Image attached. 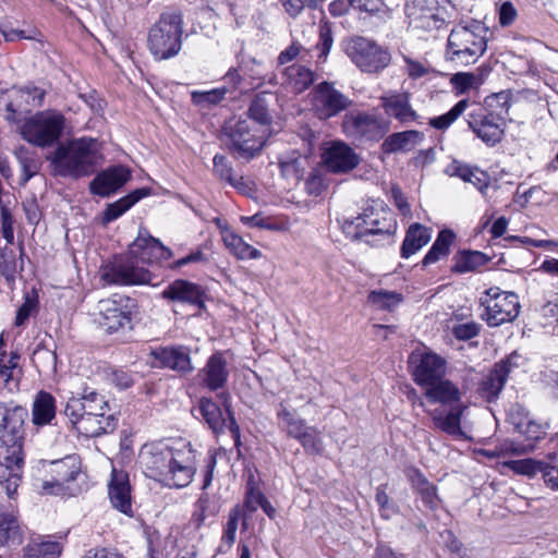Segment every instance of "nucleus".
I'll use <instances>...</instances> for the list:
<instances>
[{
	"label": "nucleus",
	"instance_id": "680f3d73",
	"mask_svg": "<svg viewBox=\"0 0 558 558\" xmlns=\"http://www.w3.org/2000/svg\"><path fill=\"white\" fill-rule=\"evenodd\" d=\"M295 439L302 444L305 450L312 453H320L323 451V441L317 429L314 427L306 426Z\"/></svg>",
	"mask_w": 558,
	"mask_h": 558
},
{
	"label": "nucleus",
	"instance_id": "37998d69",
	"mask_svg": "<svg viewBox=\"0 0 558 558\" xmlns=\"http://www.w3.org/2000/svg\"><path fill=\"white\" fill-rule=\"evenodd\" d=\"M223 242L230 252L240 259H257L262 256L260 251L246 243L233 232H226L223 234Z\"/></svg>",
	"mask_w": 558,
	"mask_h": 558
},
{
	"label": "nucleus",
	"instance_id": "0eeeda50",
	"mask_svg": "<svg viewBox=\"0 0 558 558\" xmlns=\"http://www.w3.org/2000/svg\"><path fill=\"white\" fill-rule=\"evenodd\" d=\"M342 230L353 240H362L369 235H380L389 239L395 230L391 215L385 209L368 207L353 217H343Z\"/></svg>",
	"mask_w": 558,
	"mask_h": 558
},
{
	"label": "nucleus",
	"instance_id": "473e14b6",
	"mask_svg": "<svg viewBox=\"0 0 558 558\" xmlns=\"http://www.w3.org/2000/svg\"><path fill=\"white\" fill-rule=\"evenodd\" d=\"M407 477L426 507L436 509L439 506L440 499L438 498L436 486L420 470L409 469Z\"/></svg>",
	"mask_w": 558,
	"mask_h": 558
},
{
	"label": "nucleus",
	"instance_id": "603ef678",
	"mask_svg": "<svg viewBox=\"0 0 558 558\" xmlns=\"http://www.w3.org/2000/svg\"><path fill=\"white\" fill-rule=\"evenodd\" d=\"M60 545L56 542L28 544L24 549V558H59Z\"/></svg>",
	"mask_w": 558,
	"mask_h": 558
},
{
	"label": "nucleus",
	"instance_id": "79ce46f5",
	"mask_svg": "<svg viewBox=\"0 0 558 558\" xmlns=\"http://www.w3.org/2000/svg\"><path fill=\"white\" fill-rule=\"evenodd\" d=\"M454 233L451 230H441L435 242L433 243L430 250L427 252L425 257L423 258V265L428 266L437 263L441 258H445L449 255L450 246L454 241Z\"/></svg>",
	"mask_w": 558,
	"mask_h": 558
},
{
	"label": "nucleus",
	"instance_id": "412c9836",
	"mask_svg": "<svg viewBox=\"0 0 558 558\" xmlns=\"http://www.w3.org/2000/svg\"><path fill=\"white\" fill-rule=\"evenodd\" d=\"M199 411L214 433L219 434L225 432V429H229L232 436L239 440V426L228 408L226 409V417L219 405L214 402L213 399L202 398L199 401Z\"/></svg>",
	"mask_w": 558,
	"mask_h": 558
},
{
	"label": "nucleus",
	"instance_id": "a878e982",
	"mask_svg": "<svg viewBox=\"0 0 558 558\" xmlns=\"http://www.w3.org/2000/svg\"><path fill=\"white\" fill-rule=\"evenodd\" d=\"M437 5V0H411L405 5V13L410 24L423 29L436 27L439 22L435 14Z\"/></svg>",
	"mask_w": 558,
	"mask_h": 558
},
{
	"label": "nucleus",
	"instance_id": "20e7f679",
	"mask_svg": "<svg viewBox=\"0 0 558 558\" xmlns=\"http://www.w3.org/2000/svg\"><path fill=\"white\" fill-rule=\"evenodd\" d=\"M486 49L487 40L481 24L457 25L449 34L446 58L457 64L469 65L475 63Z\"/></svg>",
	"mask_w": 558,
	"mask_h": 558
},
{
	"label": "nucleus",
	"instance_id": "423d86ee",
	"mask_svg": "<svg viewBox=\"0 0 558 558\" xmlns=\"http://www.w3.org/2000/svg\"><path fill=\"white\" fill-rule=\"evenodd\" d=\"M66 125L65 117L58 110H44L27 118L20 126L24 141L39 148L54 145Z\"/></svg>",
	"mask_w": 558,
	"mask_h": 558
},
{
	"label": "nucleus",
	"instance_id": "f3484780",
	"mask_svg": "<svg viewBox=\"0 0 558 558\" xmlns=\"http://www.w3.org/2000/svg\"><path fill=\"white\" fill-rule=\"evenodd\" d=\"M411 363L414 365V381L424 388L445 377L446 362L433 352L413 354Z\"/></svg>",
	"mask_w": 558,
	"mask_h": 558
},
{
	"label": "nucleus",
	"instance_id": "a19ab883",
	"mask_svg": "<svg viewBox=\"0 0 558 558\" xmlns=\"http://www.w3.org/2000/svg\"><path fill=\"white\" fill-rule=\"evenodd\" d=\"M510 107L511 94L508 90H502L487 96L484 100V107L480 110L506 121Z\"/></svg>",
	"mask_w": 558,
	"mask_h": 558
},
{
	"label": "nucleus",
	"instance_id": "4468645a",
	"mask_svg": "<svg viewBox=\"0 0 558 558\" xmlns=\"http://www.w3.org/2000/svg\"><path fill=\"white\" fill-rule=\"evenodd\" d=\"M129 253L143 265L161 263L173 256L169 247L151 236L145 229L140 230L137 238L129 247Z\"/></svg>",
	"mask_w": 558,
	"mask_h": 558
},
{
	"label": "nucleus",
	"instance_id": "393cba45",
	"mask_svg": "<svg viewBox=\"0 0 558 558\" xmlns=\"http://www.w3.org/2000/svg\"><path fill=\"white\" fill-rule=\"evenodd\" d=\"M162 298L179 303H186L202 307L204 305V293L199 286L187 280L178 279L167 286Z\"/></svg>",
	"mask_w": 558,
	"mask_h": 558
},
{
	"label": "nucleus",
	"instance_id": "7ed1b4c3",
	"mask_svg": "<svg viewBox=\"0 0 558 558\" xmlns=\"http://www.w3.org/2000/svg\"><path fill=\"white\" fill-rule=\"evenodd\" d=\"M97 156V141L92 137H80L59 144L48 160L56 174L80 179L94 172Z\"/></svg>",
	"mask_w": 558,
	"mask_h": 558
},
{
	"label": "nucleus",
	"instance_id": "b1692460",
	"mask_svg": "<svg viewBox=\"0 0 558 558\" xmlns=\"http://www.w3.org/2000/svg\"><path fill=\"white\" fill-rule=\"evenodd\" d=\"M465 410L466 405L463 404L453 405L447 412L436 410L432 415L434 427L457 439H466L468 435L462 427Z\"/></svg>",
	"mask_w": 558,
	"mask_h": 558
},
{
	"label": "nucleus",
	"instance_id": "3c124183",
	"mask_svg": "<svg viewBox=\"0 0 558 558\" xmlns=\"http://www.w3.org/2000/svg\"><path fill=\"white\" fill-rule=\"evenodd\" d=\"M546 461L535 460L532 458L522 459V460H509L505 461L504 465L517 474L534 476L537 473H542L544 471Z\"/></svg>",
	"mask_w": 558,
	"mask_h": 558
},
{
	"label": "nucleus",
	"instance_id": "a18cd8bd",
	"mask_svg": "<svg viewBox=\"0 0 558 558\" xmlns=\"http://www.w3.org/2000/svg\"><path fill=\"white\" fill-rule=\"evenodd\" d=\"M306 163L307 159L296 151L279 158L281 174L287 179L300 180L304 173Z\"/></svg>",
	"mask_w": 558,
	"mask_h": 558
},
{
	"label": "nucleus",
	"instance_id": "ddd939ff",
	"mask_svg": "<svg viewBox=\"0 0 558 558\" xmlns=\"http://www.w3.org/2000/svg\"><path fill=\"white\" fill-rule=\"evenodd\" d=\"M310 96L312 109L320 120L333 118L352 105V100L329 82L316 85Z\"/></svg>",
	"mask_w": 558,
	"mask_h": 558
},
{
	"label": "nucleus",
	"instance_id": "69168bd1",
	"mask_svg": "<svg viewBox=\"0 0 558 558\" xmlns=\"http://www.w3.org/2000/svg\"><path fill=\"white\" fill-rule=\"evenodd\" d=\"M519 433L526 439V442L523 445L533 444L535 447L536 442L546 435V428L531 417V420L526 423L525 426L522 427Z\"/></svg>",
	"mask_w": 558,
	"mask_h": 558
},
{
	"label": "nucleus",
	"instance_id": "f8f14e48",
	"mask_svg": "<svg viewBox=\"0 0 558 558\" xmlns=\"http://www.w3.org/2000/svg\"><path fill=\"white\" fill-rule=\"evenodd\" d=\"M342 131L354 141L378 142L387 133L388 126L374 114L353 111L343 117Z\"/></svg>",
	"mask_w": 558,
	"mask_h": 558
},
{
	"label": "nucleus",
	"instance_id": "09e8293b",
	"mask_svg": "<svg viewBox=\"0 0 558 558\" xmlns=\"http://www.w3.org/2000/svg\"><path fill=\"white\" fill-rule=\"evenodd\" d=\"M32 362L39 373L53 374L57 372V354L46 347L38 345L34 350Z\"/></svg>",
	"mask_w": 558,
	"mask_h": 558
},
{
	"label": "nucleus",
	"instance_id": "6e6d98bb",
	"mask_svg": "<svg viewBox=\"0 0 558 558\" xmlns=\"http://www.w3.org/2000/svg\"><path fill=\"white\" fill-rule=\"evenodd\" d=\"M38 311V293L36 290L26 292L24 295V302L19 307L14 319L16 327L23 326L26 320Z\"/></svg>",
	"mask_w": 558,
	"mask_h": 558
},
{
	"label": "nucleus",
	"instance_id": "864d4df0",
	"mask_svg": "<svg viewBox=\"0 0 558 558\" xmlns=\"http://www.w3.org/2000/svg\"><path fill=\"white\" fill-rule=\"evenodd\" d=\"M487 258L481 252H465L456 262L453 270L459 274H465L476 270L478 267L485 265Z\"/></svg>",
	"mask_w": 558,
	"mask_h": 558
},
{
	"label": "nucleus",
	"instance_id": "13d9d810",
	"mask_svg": "<svg viewBox=\"0 0 558 558\" xmlns=\"http://www.w3.org/2000/svg\"><path fill=\"white\" fill-rule=\"evenodd\" d=\"M368 301L379 310H392L400 304L402 298L397 292L390 291H372L368 294Z\"/></svg>",
	"mask_w": 558,
	"mask_h": 558
},
{
	"label": "nucleus",
	"instance_id": "f704fd0d",
	"mask_svg": "<svg viewBox=\"0 0 558 558\" xmlns=\"http://www.w3.org/2000/svg\"><path fill=\"white\" fill-rule=\"evenodd\" d=\"M432 238L430 229L421 225L413 223L409 227L405 238L401 246V256L409 258L424 245H426Z\"/></svg>",
	"mask_w": 558,
	"mask_h": 558
},
{
	"label": "nucleus",
	"instance_id": "f257e3e1",
	"mask_svg": "<svg viewBox=\"0 0 558 558\" xmlns=\"http://www.w3.org/2000/svg\"><path fill=\"white\" fill-rule=\"evenodd\" d=\"M144 475L169 488H184L196 473V456L187 441L160 440L145 444L137 457Z\"/></svg>",
	"mask_w": 558,
	"mask_h": 558
},
{
	"label": "nucleus",
	"instance_id": "2f4dec72",
	"mask_svg": "<svg viewBox=\"0 0 558 558\" xmlns=\"http://www.w3.org/2000/svg\"><path fill=\"white\" fill-rule=\"evenodd\" d=\"M426 398L434 403H441L447 405L461 404V392L459 388L450 380L438 379L434 384L425 388Z\"/></svg>",
	"mask_w": 558,
	"mask_h": 558
},
{
	"label": "nucleus",
	"instance_id": "c9c22d12",
	"mask_svg": "<svg viewBox=\"0 0 558 558\" xmlns=\"http://www.w3.org/2000/svg\"><path fill=\"white\" fill-rule=\"evenodd\" d=\"M117 426V421L113 416H94L86 415L73 427L86 437H97L102 434L112 432Z\"/></svg>",
	"mask_w": 558,
	"mask_h": 558
},
{
	"label": "nucleus",
	"instance_id": "4c0bfd02",
	"mask_svg": "<svg viewBox=\"0 0 558 558\" xmlns=\"http://www.w3.org/2000/svg\"><path fill=\"white\" fill-rule=\"evenodd\" d=\"M22 543V531L12 509L8 512H0V547L20 545Z\"/></svg>",
	"mask_w": 558,
	"mask_h": 558
},
{
	"label": "nucleus",
	"instance_id": "c756f323",
	"mask_svg": "<svg viewBox=\"0 0 558 558\" xmlns=\"http://www.w3.org/2000/svg\"><path fill=\"white\" fill-rule=\"evenodd\" d=\"M510 373V362L500 361L494 367V369L486 375L482 383L480 392L486 401L492 402L501 392L508 375Z\"/></svg>",
	"mask_w": 558,
	"mask_h": 558
},
{
	"label": "nucleus",
	"instance_id": "39448f33",
	"mask_svg": "<svg viewBox=\"0 0 558 558\" xmlns=\"http://www.w3.org/2000/svg\"><path fill=\"white\" fill-rule=\"evenodd\" d=\"M182 16L175 12L163 13L150 27L148 49L156 60H167L179 53L182 47Z\"/></svg>",
	"mask_w": 558,
	"mask_h": 558
},
{
	"label": "nucleus",
	"instance_id": "9d476101",
	"mask_svg": "<svg viewBox=\"0 0 558 558\" xmlns=\"http://www.w3.org/2000/svg\"><path fill=\"white\" fill-rule=\"evenodd\" d=\"M100 277L107 284L135 286L151 281L150 271L128 253L100 267Z\"/></svg>",
	"mask_w": 558,
	"mask_h": 558
},
{
	"label": "nucleus",
	"instance_id": "2eb2a0df",
	"mask_svg": "<svg viewBox=\"0 0 558 558\" xmlns=\"http://www.w3.org/2000/svg\"><path fill=\"white\" fill-rule=\"evenodd\" d=\"M322 160L332 173H345L360 163V157L347 143L330 141L325 143Z\"/></svg>",
	"mask_w": 558,
	"mask_h": 558
},
{
	"label": "nucleus",
	"instance_id": "6ab92c4d",
	"mask_svg": "<svg viewBox=\"0 0 558 558\" xmlns=\"http://www.w3.org/2000/svg\"><path fill=\"white\" fill-rule=\"evenodd\" d=\"M229 374L227 359L222 352L218 351L207 359L196 377L202 387L209 391H217L227 385Z\"/></svg>",
	"mask_w": 558,
	"mask_h": 558
},
{
	"label": "nucleus",
	"instance_id": "49530a36",
	"mask_svg": "<svg viewBox=\"0 0 558 558\" xmlns=\"http://www.w3.org/2000/svg\"><path fill=\"white\" fill-rule=\"evenodd\" d=\"M23 270V260H16L15 253L10 247L0 251V274L9 284H14L16 275Z\"/></svg>",
	"mask_w": 558,
	"mask_h": 558
},
{
	"label": "nucleus",
	"instance_id": "9b49d317",
	"mask_svg": "<svg viewBox=\"0 0 558 558\" xmlns=\"http://www.w3.org/2000/svg\"><path fill=\"white\" fill-rule=\"evenodd\" d=\"M131 320L132 305L129 298L114 295L98 302L96 322L105 331L116 332L130 326Z\"/></svg>",
	"mask_w": 558,
	"mask_h": 558
},
{
	"label": "nucleus",
	"instance_id": "de8ad7c7",
	"mask_svg": "<svg viewBox=\"0 0 558 558\" xmlns=\"http://www.w3.org/2000/svg\"><path fill=\"white\" fill-rule=\"evenodd\" d=\"M227 93L228 89L226 87L214 88L210 90H193L191 93V99L195 106L202 109H209L220 104L225 99Z\"/></svg>",
	"mask_w": 558,
	"mask_h": 558
},
{
	"label": "nucleus",
	"instance_id": "bf43d9fd",
	"mask_svg": "<svg viewBox=\"0 0 558 558\" xmlns=\"http://www.w3.org/2000/svg\"><path fill=\"white\" fill-rule=\"evenodd\" d=\"M64 414L73 426L82 421L87 415L85 393L80 398L71 397L65 404Z\"/></svg>",
	"mask_w": 558,
	"mask_h": 558
},
{
	"label": "nucleus",
	"instance_id": "5fc2aeb1",
	"mask_svg": "<svg viewBox=\"0 0 558 558\" xmlns=\"http://www.w3.org/2000/svg\"><path fill=\"white\" fill-rule=\"evenodd\" d=\"M469 107V100L462 99L458 101L447 113L433 118L429 124L438 130L449 128Z\"/></svg>",
	"mask_w": 558,
	"mask_h": 558
},
{
	"label": "nucleus",
	"instance_id": "7c9ffc66",
	"mask_svg": "<svg viewBox=\"0 0 558 558\" xmlns=\"http://www.w3.org/2000/svg\"><path fill=\"white\" fill-rule=\"evenodd\" d=\"M315 81V73L305 65L292 64L283 69L281 85L292 93L306 90Z\"/></svg>",
	"mask_w": 558,
	"mask_h": 558
},
{
	"label": "nucleus",
	"instance_id": "ea45409f",
	"mask_svg": "<svg viewBox=\"0 0 558 558\" xmlns=\"http://www.w3.org/2000/svg\"><path fill=\"white\" fill-rule=\"evenodd\" d=\"M2 344L3 339L0 337V345ZM20 359L17 352H11L7 359L5 352L0 350V379L10 390L17 387V377L21 373L19 368Z\"/></svg>",
	"mask_w": 558,
	"mask_h": 558
},
{
	"label": "nucleus",
	"instance_id": "a211bd4d",
	"mask_svg": "<svg viewBox=\"0 0 558 558\" xmlns=\"http://www.w3.org/2000/svg\"><path fill=\"white\" fill-rule=\"evenodd\" d=\"M50 480L43 483V490L53 494L62 488L65 483L76 478L81 471V461L76 454H70L60 460H53L48 463Z\"/></svg>",
	"mask_w": 558,
	"mask_h": 558
},
{
	"label": "nucleus",
	"instance_id": "774afa93",
	"mask_svg": "<svg viewBox=\"0 0 558 558\" xmlns=\"http://www.w3.org/2000/svg\"><path fill=\"white\" fill-rule=\"evenodd\" d=\"M250 119L262 124H268L270 116L268 112L267 105L263 98L257 97L254 99L248 108Z\"/></svg>",
	"mask_w": 558,
	"mask_h": 558
},
{
	"label": "nucleus",
	"instance_id": "c85d7f7f",
	"mask_svg": "<svg viewBox=\"0 0 558 558\" xmlns=\"http://www.w3.org/2000/svg\"><path fill=\"white\" fill-rule=\"evenodd\" d=\"M425 136L415 130L392 133L385 138L381 150L385 154L409 153L422 144Z\"/></svg>",
	"mask_w": 558,
	"mask_h": 558
},
{
	"label": "nucleus",
	"instance_id": "dca6fc26",
	"mask_svg": "<svg viewBox=\"0 0 558 558\" xmlns=\"http://www.w3.org/2000/svg\"><path fill=\"white\" fill-rule=\"evenodd\" d=\"M264 145V137L253 132L247 120L239 121L230 134V149L238 158L251 159Z\"/></svg>",
	"mask_w": 558,
	"mask_h": 558
},
{
	"label": "nucleus",
	"instance_id": "58836bf2",
	"mask_svg": "<svg viewBox=\"0 0 558 558\" xmlns=\"http://www.w3.org/2000/svg\"><path fill=\"white\" fill-rule=\"evenodd\" d=\"M148 194V189H137L131 192L129 195L118 199L117 202L109 204L104 213V222L108 223L118 219L134 204H136L140 199L147 196Z\"/></svg>",
	"mask_w": 558,
	"mask_h": 558
},
{
	"label": "nucleus",
	"instance_id": "bb28decb",
	"mask_svg": "<svg viewBox=\"0 0 558 558\" xmlns=\"http://www.w3.org/2000/svg\"><path fill=\"white\" fill-rule=\"evenodd\" d=\"M130 178V172L123 167L104 171L90 182L92 193L99 196H109L119 190Z\"/></svg>",
	"mask_w": 558,
	"mask_h": 558
},
{
	"label": "nucleus",
	"instance_id": "4d7b16f0",
	"mask_svg": "<svg viewBox=\"0 0 558 558\" xmlns=\"http://www.w3.org/2000/svg\"><path fill=\"white\" fill-rule=\"evenodd\" d=\"M86 397V409L87 415L94 416H113V414L109 413V404L106 398L102 395H99L96 391H85Z\"/></svg>",
	"mask_w": 558,
	"mask_h": 558
},
{
	"label": "nucleus",
	"instance_id": "72a5a7b5",
	"mask_svg": "<svg viewBox=\"0 0 558 558\" xmlns=\"http://www.w3.org/2000/svg\"><path fill=\"white\" fill-rule=\"evenodd\" d=\"M56 399L47 391H39L32 405V422L36 426H44L51 423L56 416Z\"/></svg>",
	"mask_w": 558,
	"mask_h": 558
},
{
	"label": "nucleus",
	"instance_id": "4be33fe9",
	"mask_svg": "<svg viewBox=\"0 0 558 558\" xmlns=\"http://www.w3.org/2000/svg\"><path fill=\"white\" fill-rule=\"evenodd\" d=\"M190 353L191 351L187 347L169 345L155 349L151 355L162 367L181 374H187L194 369Z\"/></svg>",
	"mask_w": 558,
	"mask_h": 558
},
{
	"label": "nucleus",
	"instance_id": "338daca9",
	"mask_svg": "<svg viewBox=\"0 0 558 558\" xmlns=\"http://www.w3.org/2000/svg\"><path fill=\"white\" fill-rule=\"evenodd\" d=\"M531 420L530 413L526 411V409L519 404H512L508 410V421L515 430L519 433L523 426L526 425V423Z\"/></svg>",
	"mask_w": 558,
	"mask_h": 558
},
{
	"label": "nucleus",
	"instance_id": "e2e57ef3",
	"mask_svg": "<svg viewBox=\"0 0 558 558\" xmlns=\"http://www.w3.org/2000/svg\"><path fill=\"white\" fill-rule=\"evenodd\" d=\"M240 515L241 513L238 507L233 508L229 512L228 521L225 525L223 534L221 537V546H226L227 549L231 548L232 545L235 543Z\"/></svg>",
	"mask_w": 558,
	"mask_h": 558
},
{
	"label": "nucleus",
	"instance_id": "0e129e2a",
	"mask_svg": "<svg viewBox=\"0 0 558 558\" xmlns=\"http://www.w3.org/2000/svg\"><path fill=\"white\" fill-rule=\"evenodd\" d=\"M251 77L253 81H257V86L270 85L272 87L279 85L278 76L275 72H264V63L255 59L252 60Z\"/></svg>",
	"mask_w": 558,
	"mask_h": 558
},
{
	"label": "nucleus",
	"instance_id": "052dcab7",
	"mask_svg": "<svg viewBox=\"0 0 558 558\" xmlns=\"http://www.w3.org/2000/svg\"><path fill=\"white\" fill-rule=\"evenodd\" d=\"M534 450L533 444L530 445H515L513 441H506L495 450H483L482 453L487 458H497L508 454H525Z\"/></svg>",
	"mask_w": 558,
	"mask_h": 558
},
{
	"label": "nucleus",
	"instance_id": "f03ea898",
	"mask_svg": "<svg viewBox=\"0 0 558 558\" xmlns=\"http://www.w3.org/2000/svg\"><path fill=\"white\" fill-rule=\"evenodd\" d=\"M28 417L26 408L13 402H0V475L1 485L7 496L13 499L21 485L25 453V421Z\"/></svg>",
	"mask_w": 558,
	"mask_h": 558
},
{
	"label": "nucleus",
	"instance_id": "aec40b11",
	"mask_svg": "<svg viewBox=\"0 0 558 558\" xmlns=\"http://www.w3.org/2000/svg\"><path fill=\"white\" fill-rule=\"evenodd\" d=\"M470 129L488 146H494L502 140L506 121L481 110L472 112L468 120Z\"/></svg>",
	"mask_w": 558,
	"mask_h": 558
},
{
	"label": "nucleus",
	"instance_id": "8fccbe9b",
	"mask_svg": "<svg viewBox=\"0 0 558 558\" xmlns=\"http://www.w3.org/2000/svg\"><path fill=\"white\" fill-rule=\"evenodd\" d=\"M218 507L211 501L208 494H202L195 502L192 522L199 529L208 518L216 517Z\"/></svg>",
	"mask_w": 558,
	"mask_h": 558
},
{
	"label": "nucleus",
	"instance_id": "5701e85b",
	"mask_svg": "<svg viewBox=\"0 0 558 558\" xmlns=\"http://www.w3.org/2000/svg\"><path fill=\"white\" fill-rule=\"evenodd\" d=\"M108 495L113 508L124 514L132 513V497L129 474L122 470L112 469Z\"/></svg>",
	"mask_w": 558,
	"mask_h": 558
},
{
	"label": "nucleus",
	"instance_id": "c03bdc74",
	"mask_svg": "<svg viewBox=\"0 0 558 558\" xmlns=\"http://www.w3.org/2000/svg\"><path fill=\"white\" fill-rule=\"evenodd\" d=\"M279 426L284 429L289 436L295 438L307 426L303 418H300L294 410H289L282 402L277 412Z\"/></svg>",
	"mask_w": 558,
	"mask_h": 558
},
{
	"label": "nucleus",
	"instance_id": "6e6552de",
	"mask_svg": "<svg viewBox=\"0 0 558 558\" xmlns=\"http://www.w3.org/2000/svg\"><path fill=\"white\" fill-rule=\"evenodd\" d=\"M343 51L350 60L366 73H377L390 63V53L365 37L355 36L343 41Z\"/></svg>",
	"mask_w": 558,
	"mask_h": 558
},
{
	"label": "nucleus",
	"instance_id": "1a4fd4ad",
	"mask_svg": "<svg viewBox=\"0 0 558 558\" xmlns=\"http://www.w3.org/2000/svg\"><path fill=\"white\" fill-rule=\"evenodd\" d=\"M480 302L485 308L482 317L492 327L512 322L520 312L518 295L513 292L501 291L498 287L487 289Z\"/></svg>",
	"mask_w": 558,
	"mask_h": 558
},
{
	"label": "nucleus",
	"instance_id": "cd10ccee",
	"mask_svg": "<svg viewBox=\"0 0 558 558\" xmlns=\"http://www.w3.org/2000/svg\"><path fill=\"white\" fill-rule=\"evenodd\" d=\"M381 105L385 112L402 124L417 121L418 114L411 107L410 97L407 93H398L381 97Z\"/></svg>",
	"mask_w": 558,
	"mask_h": 558
},
{
	"label": "nucleus",
	"instance_id": "e433bc0d",
	"mask_svg": "<svg viewBox=\"0 0 558 558\" xmlns=\"http://www.w3.org/2000/svg\"><path fill=\"white\" fill-rule=\"evenodd\" d=\"M450 175L458 177L464 182L472 183L481 193L488 187L487 174L478 168L453 161L447 169Z\"/></svg>",
	"mask_w": 558,
	"mask_h": 558
}]
</instances>
